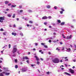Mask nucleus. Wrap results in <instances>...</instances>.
Here are the masks:
<instances>
[{
	"label": "nucleus",
	"mask_w": 76,
	"mask_h": 76,
	"mask_svg": "<svg viewBox=\"0 0 76 76\" xmlns=\"http://www.w3.org/2000/svg\"><path fill=\"white\" fill-rule=\"evenodd\" d=\"M53 62L55 63H58L60 62L58 58H56L52 60Z\"/></svg>",
	"instance_id": "nucleus-1"
},
{
	"label": "nucleus",
	"mask_w": 76,
	"mask_h": 76,
	"mask_svg": "<svg viewBox=\"0 0 76 76\" xmlns=\"http://www.w3.org/2000/svg\"><path fill=\"white\" fill-rule=\"evenodd\" d=\"M17 50H18V49H17V48H16V45L14 46L13 49L12 50V51L13 54H14V53H16V52L17 51Z\"/></svg>",
	"instance_id": "nucleus-2"
},
{
	"label": "nucleus",
	"mask_w": 76,
	"mask_h": 76,
	"mask_svg": "<svg viewBox=\"0 0 76 76\" xmlns=\"http://www.w3.org/2000/svg\"><path fill=\"white\" fill-rule=\"evenodd\" d=\"M4 17H0V22L1 23H3V20H4Z\"/></svg>",
	"instance_id": "nucleus-3"
},
{
	"label": "nucleus",
	"mask_w": 76,
	"mask_h": 76,
	"mask_svg": "<svg viewBox=\"0 0 76 76\" xmlns=\"http://www.w3.org/2000/svg\"><path fill=\"white\" fill-rule=\"evenodd\" d=\"M69 70L70 73L72 74H74V73H75V71L74 70L71 69H69Z\"/></svg>",
	"instance_id": "nucleus-4"
},
{
	"label": "nucleus",
	"mask_w": 76,
	"mask_h": 76,
	"mask_svg": "<svg viewBox=\"0 0 76 76\" xmlns=\"http://www.w3.org/2000/svg\"><path fill=\"white\" fill-rule=\"evenodd\" d=\"M72 35H71L69 37V36H68L66 37V39H71V38H72Z\"/></svg>",
	"instance_id": "nucleus-5"
},
{
	"label": "nucleus",
	"mask_w": 76,
	"mask_h": 76,
	"mask_svg": "<svg viewBox=\"0 0 76 76\" xmlns=\"http://www.w3.org/2000/svg\"><path fill=\"white\" fill-rule=\"evenodd\" d=\"M42 19H48V17L46 16H44L42 18Z\"/></svg>",
	"instance_id": "nucleus-6"
},
{
	"label": "nucleus",
	"mask_w": 76,
	"mask_h": 76,
	"mask_svg": "<svg viewBox=\"0 0 76 76\" xmlns=\"http://www.w3.org/2000/svg\"><path fill=\"white\" fill-rule=\"evenodd\" d=\"M12 35H14V36H16V35H17L16 33H14V32H12Z\"/></svg>",
	"instance_id": "nucleus-7"
},
{
	"label": "nucleus",
	"mask_w": 76,
	"mask_h": 76,
	"mask_svg": "<svg viewBox=\"0 0 76 76\" xmlns=\"http://www.w3.org/2000/svg\"><path fill=\"white\" fill-rule=\"evenodd\" d=\"M35 58H36V60L37 61H39V58H38V57H37V56H35Z\"/></svg>",
	"instance_id": "nucleus-8"
},
{
	"label": "nucleus",
	"mask_w": 76,
	"mask_h": 76,
	"mask_svg": "<svg viewBox=\"0 0 76 76\" xmlns=\"http://www.w3.org/2000/svg\"><path fill=\"white\" fill-rule=\"evenodd\" d=\"M22 72H26V70H25L24 69H23V68L22 69Z\"/></svg>",
	"instance_id": "nucleus-9"
},
{
	"label": "nucleus",
	"mask_w": 76,
	"mask_h": 76,
	"mask_svg": "<svg viewBox=\"0 0 76 76\" xmlns=\"http://www.w3.org/2000/svg\"><path fill=\"white\" fill-rule=\"evenodd\" d=\"M64 74H65V75H68L69 76H70V74H69V73H68L67 72H64Z\"/></svg>",
	"instance_id": "nucleus-10"
},
{
	"label": "nucleus",
	"mask_w": 76,
	"mask_h": 76,
	"mask_svg": "<svg viewBox=\"0 0 76 76\" xmlns=\"http://www.w3.org/2000/svg\"><path fill=\"white\" fill-rule=\"evenodd\" d=\"M65 23L64 22H63L62 23H61V25H64Z\"/></svg>",
	"instance_id": "nucleus-11"
},
{
	"label": "nucleus",
	"mask_w": 76,
	"mask_h": 76,
	"mask_svg": "<svg viewBox=\"0 0 76 76\" xmlns=\"http://www.w3.org/2000/svg\"><path fill=\"white\" fill-rule=\"evenodd\" d=\"M66 50H68V52H70V50H71V49H70V48H69V49H66Z\"/></svg>",
	"instance_id": "nucleus-12"
},
{
	"label": "nucleus",
	"mask_w": 76,
	"mask_h": 76,
	"mask_svg": "<svg viewBox=\"0 0 76 76\" xmlns=\"http://www.w3.org/2000/svg\"><path fill=\"white\" fill-rule=\"evenodd\" d=\"M10 74V73H5V75H6L7 76H8V75H9Z\"/></svg>",
	"instance_id": "nucleus-13"
},
{
	"label": "nucleus",
	"mask_w": 76,
	"mask_h": 76,
	"mask_svg": "<svg viewBox=\"0 0 76 76\" xmlns=\"http://www.w3.org/2000/svg\"><path fill=\"white\" fill-rule=\"evenodd\" d=\"M15 16H16L15 14H14L13 15V16H12V18H15Z\"/></svg>",
	"instance_id": "nucleus-14"
},
{
	"label": "nucleus",
	"mask_w": 76,
	"mask_h": 76,
	"mask_svg": "<svg viewBox=\"0 0 76 76\" xmlns=\"http://www.w3.org/2000/svg\"><path fill=\"white\" fill-rule=\"evenodd\" d=\"M11 15L10 14H8L7 15V16L8 17H9V18H10L11 16Z\"/></svg>",
	"instance_id": "nucleus-15"
},
{
	"label": "nucleus",
	"mask_w": 76,
	"mask_h": 76,
	"mask_svg": "<svg viewBox=\"0 0 76 76\" xmlns=\"http://www.w3.org/2000/svg\"><path fill=\"white\" fill-rule=\"evenodd\" d=\"M47 7L48 9H50V5H48L47 6Z\"/></svg>",
	"instance_id": "nucleus-16"
},
{
	"label": "nucleus",
	"mask_w": 76,
	"mask_h": 76,
	"mask_svg": "<svg viewBox=\"0 0 76 76\" xmlns=\"http://www.w3.org/2000/svg\"><path fill=\"white\" fill-rule=\"evenodd\" d=\"M5 4H8V3H9V1H6L5 2Z\"/></svg>",
	"instance_id": "nucleus-17"
},
{
	"label": "nucleus",
	"mask_w": 76,
	"mask_h": 76,
	"mask_svg": "<svg viewBox=\"0 0 76 76\" xmlns=\"http://www.w3.org/2000/svg\"><path fill=\"white\" fill-rule=\"evenodd\" d=\"M25 60H29V58H28V57L27 56H25Z\"/></svg>",
	"instance_id": "nucleus-18"
},
{
	"label": "nucleus",
	"mask_w": 76,
	"mask_h": 76,
	"mask_svg": "<svg viewBox=\"0 0 76 76\" xmlns=\"http://www.w3.org/2000/svg\"><path fill=\"white\" fill-rule=\"evenodd\" d=\"M18 65H16L15 66V69H17V68H18Z\"/></svg>",
	"instance_id": "nucleus-19"
},
{
	"label": "nucleus",
	"mask_w": 76,
	"mask_h": 76,
	"mask_svg": "<svg viewBox=\"0 0 76 76\" xmlns=\"http://www.w3.org/2000/svg\"><path fill=\"white\" fill-rule=\"evenodd\" d=\"M11 6H12V7H16V5H12Z\"/></svg>",
	"instance_id": "nucleus-20"
},
{
	"label": "nucleus",
	"mask_w": 76,
	"mask_h": 76,
	"mask_svg": "<svg viewBox=\"0 0 76 76\" xmlns=\"http://www.w3.org/2000/svg\"><path fill=\"white\" fill-rule=\"evenodd\" d=\"M20 35H21V36H23V33H20Z\"/></svg>",
	"instance_id": "nucleus-21"
},
{
	"label": "nucleus",
	"mask_w": 76,
	"mask_h": 76,
	"mask_svg": "<svg viewBox=\"0 0 76 76\" xmlns=\"http://www.w3.org/2000/svg\"><path fill=\"white\" fill-rule=\"evenodd\" d=\"M44 47H45V48H48V46L47 45H45Z\"/></svg>",
	"instance_id": "nucleus-22"
},
{
	"label": "nucleus",
	"mask_w": 76,
	"mask_h": 76,
	"mask_svg": "<svg viewBox=\"0 0 76 76\" xmlns=\"http://www.w3.org/2000/svg\"><path fill=\"white\" fill-rule=\"evenodd\" d=\"M58 23H61V21L60 20H58Z\"/></svg>",
	"instance_id": "nucleus-23"
},
{
	"label": "nucleus",
	"mask_w": 76,
	"mask_h": 76,
	"mask_svg": "<svg viewBox=\"0 0 76 76\" xmlns=\"http://www.w3.org/2000/svg\"><path fill=\"white\" fill-rule=\"evenodd\" d=\"M15 63H18V60H17V59H15Z\"/></svg>",
	"instance_id": "nucleus-24"
},
{
	"label": "nucleus",
	"mask_w": 76,
	"mask_h": 76,
	"mask_svg": "<svg viewBox=\"0 0 76 76\" xmlns=\"http://www.w3.org/2000/svg\"><path fill=\"white\" fill-rule=\"evenodd\" d=\"M29 61L28 60H27L26 61V62H27V63L28 64H29Z\"/></svg>",
	"instance_id": "nucleus-25"
},
{
	"label": "nucleus",
	"mask_w": 76,
	"mask_h": 76,
	"mask_svg": "<svg viewBox=\"0 0 76 76\" xmlns=\"http://www.w3.org/2000/svg\"><path fill=\"white\" fill-rule=\"evenodd\" d=\"M61 10L63 12L64 11V10L63 9V8H61Z\"/></svg>",
	"instance_id": "nucleus-26"
},
{
	"label": "nucleus",
	"mask_w": 76,
	"mask_h": 76,
	"mask_svg": "<svg viewBox=\"0 0 76 76\" xmlns=\"http://www.w3.org/2000/svg\"><path fill=\"white\" fill-rule=\"evenodd\" d=\"M11 47V45H10V44H9V48H10Z\"/></svg>",
	"instance_id": "nucleus-27"
},
{
	"label": "nucleus",
	"mask_w": 76,
	"mask_h": 76,
	"mask_svg": "<svg viewBox=\"0 0 76 76\" xmlns=\"http://www.w3.org/2000/svg\"><path fill=\"white\" fill-rule=\"evenodd\" d=\"M56 50H58V51H60V49L58 48H57L56 49Z\"/></svg>",
	"instance_id": "nucleus-28"
},
{
	"label": "nucleus",
	"mask_w": 76,
	"mask_h": 76,
	"mask_svg": "<svg viewBox=\"0 0 76 76\" xmlns=\"http://www.w3.org/2000/svg\"><path fill=\"white\" fill-rule=\"evenodd\" d=\"M4 76L3 74L2 73H1L0 76Z\"/></svg>",
	"instance_id": "nucleus-29"
},
{
	"label": "nucleus",
	"mask_w": 76,
	"mask_h": 76,
	"mask_svg": "<svg viewBox=\"0 0 76 76\" xmlns=\"http://www.w3.org/2000/svg\"><path fill=\"white\" fill-rule=\"evenodd\" d=\"M29 23H33V22H32V21H29Z\"/></svg>",
	"instance_id": "nucleus-30"
},
{
	"label": "nucleus",
	"mask_w": 76,
	"mask_h": 76,
	"mask_svg": "<svg viewBox=\"0 0 76 76\" xmlns=\"http://www.w3.org/2000/svg\"><path fill=\"white\" fill-rule=\"evenodd\" d=\"M41 45H45V43H41Z\"/></svg>",
	"instance_id": "nucleus-31"
},
{
	"label": "nucleus",
	"mask_w": 76,
	"mask_h": 76,
	"mask_svg": "<svg viewBox=\"0 0 76 76\" xmlns=\"http://www.w3.org/2000/svg\"><path fill=\"white\" fill-rule=\"evenodd\" d=\"M60 13L61 14H63V12L62 11H60Z\"/></svg>",
	"instance_id": "nucleus-32"
},
{
	"label": "nucleus",
	"mask_w": 76,
	"mask_h": 76,
	"mask_svg": "<svg viewBox=\"0 0 76 76\" xmlns=\"http://www.w3.org/2000/svg\"><path fill=\"white\" fill-rule=\"evenodd\" d=\"M62 36L63 37V38H66L64 34H62Z\"/></svg>",
	"instance_id": "nucleus-33"
},
{
	"label": "nucleus",
	"mask_w": 76,
	"mask_h": 76,
	"mask_svg": "<svg viewBox=\"0 0 76 76\" xmlns=\"http://www.w3.org/2000/svg\"><path fill=\"white\" fill-rule=\"evenodd\" d=\"M35 44L36 46H37V45H38V43H35Z\"/></svg>",
	"instance_id": "nucleus-34"
},
{
	"label": "nucleus",
	"mask_w": 76,
	"mask_h": 76,
	"mask_svg": "<svg viewBox=\"0 0 76 76\" xmlns=\"http://www.w3.org/2000/svg\"><path fill=\"white\" fill-rule=\"evenodd\" d=\"M0 31H4V30L3 28H1L0 29Z\"/></svg>",
	"instance_id": "nucleus-35"
},
{
	"label": "nucleus",
	"mask_w": 76,
	"mask_h": 76,
	"mask_svg": "<svg viewBox=\"0 0 76 76\" xmlns=\"http://www.w3.org/2000/svg\"><path fill=\"white\" fill-rule=\"evenodd\" d=\"M48 18H49V19H51V16H49L48 17Z\"/></svg>",
	"instance_id": "nucleus-36"
},
{
	"label": "nucleus",
	"mask_w": 76,
	"mask_h": 76,
	"mask_svg": "<svg viewBox=\"0 0 76 76\" xmlns=\"http://www.w3.org/2000/svg\"><path fill=\"white\" fill-rule=\"evenodd\" d=\"M37 64H39V62L38 61H37Z\"/></svg>",
	"instance_id": "nucleus-37"
},
{
	"label": "nucleus",
	"mask_w": 76,
	"mask_h": 76,
	"mask_svg": "<svg viewBox=\"0 0 76 76\" xmlns=\"http://www.w3.org/2000/svg\"><path fill=\"white\" fill-rule=\"evenodd\" d=\"M50 72H47V75H49V74H50Z\"/></svg>",
	"instance_id": "nucleus-38"
},
{
	"label": "nucleus",
	"mask_w": 76,
	"mask_h": 76,
	"mask_svg": "<svg viewBox=\"0 0 76 76\" xmlns=\"http://www.w3.org/2000/svg\"><path fill=\"white\" fill-rule=\"evenodd\" d=\"M20 13H21L22 12H23V10H21L20 11Z\"/></svg>",
	"instance_id": "nucleus-39"
},
{
	"label": "nucleus",
	"mask_w": 76,
	"mask_h": 76,
	"mask_svg": "<svg viewBox=\"0 0 76 76\" xmlns=\"http://www.w3.org/2000/svg\"><path fill=\"white\" fill-rule=\"evenodd\" d=\"M2 73L3 74H6V72H2Z\"/></svg>",
	"instance_id": "nucleus-40"
},
{
	"label": "nucleus",
	"mask_w": 76,
	"mask_h": 76,
	"mask_svg": "<svg viewBox=\"0 0 76 76\" xmlns=\"http://www.w3.org/2000/svg\"><path fill=\"white\" fill-rule=\"evenodd\" d=\"M3 34L4 35H6V33H5V32H4V33H3Z\"/></svg>",
	"instance_id": "nucleus-41"
},
{
	"label": "nucleus",
	"mask_w": 76,
	"mask_h": 76,
	"mask_svg": "<svg viewBox=\"0 0 76 76\" xmlns=\"http://www.w3.org/2000/svg\"><path fill=\"white\" fill-rule=\"evenodd\" d=\"M54 9H57V7L56 6L54 7Z\"/></svg>",
	"instance_id": "nucleus-42"
},
{
	"label": "nucleus",
	"mask_w": 76,
	"mask_h": 76,
	"mask_svg": "<svg viewBox=\"0 0 76 76\" xmlns=\"http://www.w3.org/2000/svg\"><path fill=\"white\" fill-rule=\"evenodd\" d=\"M60 44H61V45L63 44V42H60Z\"/></svg>",
	"instance_id": "nucleus-43"
},
{
	"label": "nucleus",
	"mask_w": 76,
	"mask_h": 76,
	"mask_svg": "<svg viewBox=\"0 0 76 76\" xmlns=\"http://www.w3.org/2000/svg\"><path fill=\"white\" fill-rule=\"evenodd\" d=\"M12 56H13V57H16V55L14 54L12 55Z\"/></svg>",
	"instance_id": "nucleus-44"
},
{
	"label": "nucleus",
	"mask_w": 76,
	"mask_h": 76,
	"mask_svg": "<svg viewBox=\"0 0 76 76\" xmlns=\"http://www.w3.org/2000/svg\"><path fill=\"white\" fill-rule=\"evenodd\" d=\"M49 42H50V43L51 42V40H49Z\"/></svg>",
	"instance_id": "nucleus-45"
},
{
	"label": "nucleus",
	"mask_w": 76,
	"mask_h": 76,
	"mask_svg": "<svg viewBox=\"0 0 76 76\" xmlns=\"http://www.w3.org/2000/svg\"><path fill=\"white\" fill-rule=\"evenodd\" d=\"M23 60H25V57H23Z\"/></svg>",
	"instance_id": "nucleus-46"
},
{
	"label": "nucleus",
	"mask_w": 76,
	"mask_h": 76,
	"mask_svg": "<svg viewBox=\"0 0 76 76\" xmlns=\"http://www.w3.org/2000/svg\"><path fill=\"white\" fill-rule=\"evenodd\" d=\"M42 52V50H39V53H41Z\"/></svg>",
	"instance_id": "nucleus-47"
},
{
	"label": "nucleus",
	"mask_w": 76,
	"mask_h": 76,
	"mask_svg": "<svg viewBox=\"0 0 76 76\" xmlns=\"http://www.w3.org/2000/svg\"><path fill=\"white\" fill-rule=\"evenodd\" d=\"M65 60L66 61H68L69 60V59H65Z\"/></svg>",
	"instance_id": "nucleus-48"
},
{
	"label": "nucleus",
	"mask_w": 76,
	"mask_h": 76,
	"mask_svg": "<svg viewBox=\"0 0 76 76\" xmlns=\"http://www.w3.org/2000/svg\"><path fill=\"white\" fill-rule=\"evenodd\" d=\"M6 10V11H9V9H7Z\"/></svg>",
	"instance_id": "nucleus-49"
},
{
	"label": "nucleus",
	"mask_w": 76,
	"mask_h": 76,
	"mask_svg": "<svg viewBox=\"0 0 76 76\" xmlns=\"http://www.w3.org/2000/svg\"><path fill=\"white\" fill-rule=\"evenodd\" d=\"M44 25H47V23H45V22L44 23Z\"/></svg>",
	"instance_id": "nucleus-50"
},
{
	"label": "nucleus",
	"mask_w": 76,
	"mask_h": 76,
	"mask_svg": "<svg viewBox=\"0 0 76 76\" xmlns=\"http://www.w3.org/2000/svg\"><path fill=\"white\" fill-rule=\"evenodd\" d=\"M11 4H8V6H10V5H11Z\"/></svg>",
	"instance_id": "nucleus-51"
},
{
	"label": "nucleus",
	"mask_w": 76,
	"mask_h": 76,
	"mask_svg": "<svg viewBox=\"0 0 76 76\" xmlns=\"http://www.w3.org/2000/svg\"><path fill=\"white\" fill-rule=\"evenodd\" d=\"M28 12H32V11H31V10H28Z\"/></svg>",
	"instance_id": "nucleus-52"
},
{
	"label": "nucleus",
	"mask_w": 76,
	"mask_h": 76,
	"mask_svg": "<svg viewBox=\"0 0 76 76\" xmlns=\"http://www.w3.org/2000/svg\"><path fill=\"white\" fill-rule=\"evenodd\" d=\"M49 53V54L50 55V54H51V53L50 52H48Z\"/></svg>",
	"instance_id": "nucleus-53"
},
{
	"label": "nucleus",
	"mask_w": 76,
	"mask_h": 76,
	"mask_svg": "<svg viewBox=\"0 0 76 76\" xmlns=\"http://www.w3.org/2000/svg\"><path fill=\"white\" fill-rule=\"evenodd\" d=\"M19 29L20 30V29H22V27H20V28H19Z\"/></svg>",
	"instance_id": "nucleus-54"
},
{
	"label": "nucleus",
	"mask_w": 76,
	"mask_h": 76,
	"mask_svg": "<svg viewBox=\"0 0 76 76\" xmlns=\"http://www.w3.org/2000/svg\"><path fill=\"white\" fill-rule=\"evenodd\" d=\"M31 54V53L30 52H28V54L29 55V54Z\"/></svg>",
	"instance_id": "nucleus-55"
},
{
	"label": "nucleus",
	"mask_w": 76,
	"mask_h": 76,
	"mask_svg": "<svg viewBox=\"0 0 76 76\" xmlns=\"http://www.w3.org/2000/svg\"><path fill=\"white\" fill-rule=\"evenodd\" d=\"M2 61L0 60V63H2Z\"/></svg>",
	"instance_id": "nucleus-56"
},
{
	"label": "nucleus",
	"mask_w": 76,
	"mask_h": 76,
	"mask_svg": "<svg viewBox=\"0 0 76 76\" xmlns=\"http://www.w3.org/2000/svg\"><path fill=\"white\" fill-rule=\"evenodd\" d=\"M17 20H19V18H17Z\"/></svg>",
	"instance_id": "nucleus-57"
},
{
	"label": "nucleus",
	"mask_w": 76,
	"mask_h": 76,
	"mask_svg": "<svg viewBox=\"0 0 76 76\" xmlns=\"http://www.w3.org/2000/svg\"><path fill=\"white\" fill-rule=\"evenodd\" d=\"M64 50V48H62V50Z\"/></svg>",
	"instance_id": "nucleus-58"
},
{
	"label": "nucleus",
	"mask_w": 76,
	"mask_h": 76,
	"mask_svg": "<svg viewBox=\"0 0 76 76\" xmlns=\"http://www.w3.org/2000/svg\"><path fill=\"white\" fill-rule=\"evenodd\" d=\"M20 8H22V6H19Z\"/></svg>",
	"instance_id": "nucleus-59"
},
{
	"label": "nucleus",
	"mask_w": 76,
	"mask_h": 76,
	"mask_svg": "<svg viewBox=\"0 0 76 76\" xmlns=\"http://www.w3.org/2000/svg\"><path fill=\"white\" fill-rule=\"evenodd\" d=\"M9 26L10 27H12V26L11 25V24Z\"/></svg>",
	"instance_id": "nucleus-60"
},
{
	"label": "nucleus",
	"mask_w": 76,
	"mask_h": 76,
	"mask_svg": "<svg viewBox=\"0 0 76 76\" xmlns=\"http://www.w3.org/2000/svg\"><path fill=\"white\" fill-rule=\"evenodd\" d=\"M75 66H73L72 67V69H75Z\"/></svg>",
	"instance_id": "nucleus-61"
},
{
	"label": "nucleus",
	"mask_w": 76,
	"mask_h": 76,
	"mask_svg": "<svg viewBox=\"0 0 76 76\" xmlns=\"http://www.w3.org/2000/svg\"><path fill=\"white\" fill-rule=\"evenodd\" d=\"M41 54H44V52L43 51L41 52Z\"/></svg>",
	"instance_id": "nucleus-62"
},
{
	"label": "nucleus",
	"mask_w": 76,
	"mask_h": 76,
	"mask_svg": "<svg viewBox=\"0 0 76 76\" xmlns=\"http://www.w3.org/2000/svg\"><path fill=\"white\" fill-rule=\"evenodd\" d=\"M3 69H4V70H6V68L4 67H3Z\"/></svg>",
	"instance_id": "nucleus-63"
},
{
	"label": "nucleus",
	"mask_w": 76,
	"mask_h": 76,
	"mask_svg": "<svg viewBox=\"0 0 76 76\" xmlns=\"http://www.w3.org/2000/svg\"><path fill=\"white\" fill-rule=\"evenodd\" d=\"M13 26H14V27H16V25H15V24H14Z\"/></svg>",
	"instance_id": "nucleus-64"
}]
</instances>
